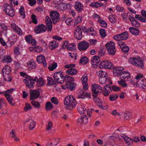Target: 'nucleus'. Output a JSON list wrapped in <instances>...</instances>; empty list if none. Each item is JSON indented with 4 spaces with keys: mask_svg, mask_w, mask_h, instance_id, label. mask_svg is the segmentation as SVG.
<instances>
[{
    "mask_svg": "<svg viewBox=\"0 0 146 146\" xmlns=\"http://www.w3.org/2000/svg\"><path fill=\"white\" fill-rule=\"evenodd\" d=\"M121 137L123 138L127 146H132L133 145V140L132 139L125 135H123Z\"/></svg>",
    "mask_w": 146,
    "mask_h": 146,
    "instance_id": "23",
    "label": "nucleus"
},
{
    "mask_svg": "<svg viewBox=\"0 0 146 146\" xmlns=\"http://www.w3.org/2000/svg\"><path fill=\"white\" fill-rule=\"evenodd\" d=\"M19 12L21 16H23V18H25V14L24 9L23 7L21 6L20 7L19 9Z\"/></svg>",
    "mask_w": 146,
    "mask_h": 146,
    "instance_id": "40",
    "label": "nucleus"
},
{
    "mask_svg": "<svg viewBox=\"0 0 146 146\" xmlns=\"http://www.w3.org/2000/svg\"><path fill=\"white\" fill-rule=\"evenodd\" d=\"M48 84L50 85L51 84H55V82L53 79L50 77H48L47 78Z\"/></svg>",
    "mask_w": 146,
    "mask_h": 146,
    "instance_id": "47",
    "label": "nucleus"
},
{
    "mask_svg": "<svg viewBox=\"0 0 146 146\" xmlns=\"http://www.w3.org/2000/svg\"><path fill=\"white\" fill-rule=\"evenodd\" d=\"M25 39L27 42L29 44L31 42V40L32 38L31 35H28L25 36Z\"/></svg>",
    "mask_w": 146,
    "mask_h": 146,
    "instance_id": "53",
    "label": "nucleus"
},
{
    "mask_svg": "<svg viewBox=\"0 0 146 146\" xmlns=\"http://www.w3.org/2000/svg\"><path fill=\"white\" fill-rule=\"evenodd\" d=\"M97 75L100 77H101L106 76L108 75V74L106 72L101 70L98 71L97 73Z\"/></svg>",
    "mask_w": 146,
    "mask_h": 146,
    "instance_id": "36",
    "label": "nucleus"
},
{
    "mask_svg": "<svg viewBox=\"0 0 146 146\" xmlns=\"http://www.w3.org/2000/svg\"><path fill=\"white\" fill-rule=\"evenodd\" d=\"M12 70L11 68L9 66H6L4 67L2 70V73L3 74H10Z\"/></svg>",
    "mask_w": 146,
    "mask_h": 146,
    "instance_id": "26",
    "label": "nucleus"
},
{
    "mask_svg": "<svg viewBox=\"0 0 146 146\" xmlns=\"http://www.w3.org/2000/svg\"><path fill=\"white\" fill-rule=\"evenodd\" d=\"M82 21V17L80 16H78L75 20L74 25H75L79 23Z\"/></svg>",
    "mask_w": 146,
    "mask_h": 146,
    "instance_id": "59",
    "label": "nucleus"
},
{
    "mask_svg": "<svg viewBox=\"0 0 146 146\" xmlns=\"http://www.w3.org/2000/svg\"><path fill=\"white\" fill-rule=\"evenodd\" d=\"M130 63L132 64L138 66L139 68L143 69L144 67L143 61L140 58H131L129 59Z\"/></svg>",
    "mask_w": 146,
    "mask_h": 146,
    "instance_id": "2",
    "label": "nucleus"
},
{
    "mask_svg": "<svg viewBox=\"0 0 146 146\" xmlns=\"http://www.w3.org/2000/svg\"><path fill=\"white\" fill-rule=\"evenodd\" d=\"M35 123L34 121H33L32 122H31L29 125V129L31 130H33L35 126Z\"/></svg>",
    "mask_w": 146,
    "mask_h": 146,
    "instance_id": "56",
    "label": "nucleus"
},
{
    "mask_svg": "<svg viewBox=\"0 0 146 146\" xmlns=\"http://www.w3.org/2000/svg\"><path fill=\"white\" fill-rule=\"evenodd\" d=\"M50 100L51 102L54 104V105H57L58 104V99L56 97H53Z\"/></svg>",
    "mask_w": 146,
    "mask_h": 146,
    "instance_id": "45",
    "label": "nucleus"
},
{
    "mask_svg": "<svg viewBox=\"0 0 146 146\" xmlns=\"http://www.w3.org/2000/svg\"><path fill=\"white\" fill-rule=\"evenodd\" d=\"M35 51L37 52H40L42 50V48L40 46L34 47Z\"/></svg>",
    "mask_w": 146,
    "mask_h": 146,
    "instance_id": "58",
    "label": "nucleus"
},
{
    "mask_svg": "<svg viewBox=\"0 0 146 146\" xmlns=\"http://www.w3.org/2000/svg\"><path fill=\"white\" fill-rule=\"evenodd\" d=\"M31 18L33 20V23L35 24H37L38 22L36 19L35 15L34 14H32L31 16Z\"/></svg>",
    "mask_w": 146,
    "mask_h": 146,
    "instance_id": "55",
    "label": "nucleus"
},
{
    "mask_svg": "<svg viewBox=\"0 0 146 146\" xmlns=\"http://www.w3.org/2000/svg\"><path fill=\"white\" fill-rule=\"evenodd\" d=\"M89 47V44L85 41L80 42L78 45V49L81 51H84L87 49Z\"/></svg>",
    "mask_w": 146,
    "mask_h": 146,
    "instance_id": "11",
    "label": "nucleus"
},
{
    "mask_svg": "<svg viewBox=\"0 0 146 146\" xmlns=\"http://www.w3.org/2000/svg\"><path fill=\"white\" fill-rule=\"evenodd\" d=\"M108 18L110 21L111 23H114L116 21V20L115 17L112 15L109 16Z\"/></svg>",
    "mask_w": 146,
    "mask_h": 146,
    "instance_id": "54",
    "label": "nucleus"
},
{
    "mask_svg": "<svg viewBox=\"0 0 146 146\" xmlns=\"http://www.w3.org/2000/svg\"><path fill=\"white\" fill-rule=\"evenodd\" d=\"M137 86L140 88H142L143 89H146V82L145 83L143 80H138L136 82Z\"/></svg>",
    "mask_w": 146,
    "mask_h": 146,
    "instance_id": "25",
    "label": "nucleus"
},
{
    "mask_svg": "<svg viewBox=\"0 0 146 146\" xmlns=\"http://www.w3.org/2000/svg\"><path fill=\"white\" fill-rule=\"evenodd\" d=\"M64 77L61 72H57L54 74V78L55 81L60 84H62L64 82Z\"/></svg>",
    "mask_w": 146,
    "mask_h": 146,
    "instance_id": "6",
    "label": "nucleus"
},
{
    "mask_svg": "<svg viewBox=\"0 0 146 146\" xmlns=\"http://www.w3.org/2000/svg\"><path fill=\"white\" fill-rule=\"evenodd\" d=\"M88 61V58L86 56H84L81 59L80 62L84 64H86Z\"/></svg>",
    "mask_w": 146,
    "mask_h": 146,
    "instance_id": "38",
    "label": "nucleus"
},
{
    "mask_svg": "<svg viewBox=\"0 0 146 146\" xmlns=\"http://www.w3.org/2000/svg\"><path fill=\"white\" fill-rule=\"evenodd\" d=\"M124 68L121 67H115L113 69V73L114 75L115 76H117L121 75L123 71Z\"/></svg>",
    "mask_w": 146,
    "mask_h": 146,
    "instance_id": "18",
    "label": "nucleus"
},
{
    "mask_svg": "<svg viewBox=\"0 0 146 146\" xmlns=\"http://www.w3.org/2000/svg\"><path fill=\"white\" fill-rule=\"evenodd\" d=\"M37 61L39 63H42L45 68L47 67V64L44 57L42 55L38 56L37 57Z\"/></svg>",
    "mask_w": 146,
    "mask_h": 146,
    "instance_id": "20",
    "label": "nucleus"
},
{
    "mask_svg": "<svg viewBox=\"0 0 146 146\" xmlns=\"http://www.w3.org/2000/svg\"><path fill=\"white\" fill-rule=\"evenodd\" d=\"M58 43L56 41L51 42L49 44V47L51 50H53L56 48L58 46Z\"/></svg>",
    "mask_w": 146,
    "mask_h": 146,
    "instance_id": "28",
    "label": "nucleus"
},
{
    "mask_svg": "<svg viewBox=\"0 0 146 146\" xmlns=\"http://www.w3.org/2000/svg\"><path fill=\"white\" fill-rule=\"evenodd\" d=\"M73 20L72 19L69 18L67 19L66 21V23L68 25H71L72 23H73Z\"/></svg>",
    "mask_w": 146,
    "mask_h": 146,
    "instance_id": "63",
    "label": "nucleus"
},
{
    "mask_svg": "<svg viewBox=\"0 0 146 146\" xmlns=\"http://www.w3.org/2000/svg\"><path fill=\"white\" fill-rule=\"evenodd\" d=\"M129 30L130 33L133 35L137 36L139 34V31L137 29L133 27H130Z\"/></svg>",
    "mask_w": 146,
    "mask_h": 146,
    "instance_id": "27",
    "label": "nucleus"
},
{
    "mask_svg": "<svg viewBox=\"0 0 146 146\" xmlns=\"http://www.w3.org/2000/svg\"><path fill=\"white\" fill-rule=\"evenodd\" d=\"M12 6L7 3L4 4L3 6L4 11L7 15L11 17H13L15 14V10L12 8Z\"/></svg>",
    "mask_w": 146,
    "mask_h": 146,
    "instance_id": "3",
    "label": "nucleus"
},
{
    "mask_svg": "<svg viewBox=\"0 0 146 146\" xmlns=\"http://www.w3.org/2000/svg\"><path fill=\"white\" fill-rule=\"evenodd\" d=\"M45 107L46 110H49L53 108L54 106L51 102H47L46 104Z\"/></svg>",
    "mask_w": 146,
    "mask_h": 146,
    "instance_id": "42",
    "label": "nucleus"
},
{
    "mask_svg": "<svg viewBox=\"0 0 146 146\" xmlns=\"http://www.w3.org/2000/svg\"><path fill=\"white\" fill-rule=\"evenodd\" d=\"M77 72V70L76 69L73 68H70L66 71L67 74L72 75H76Z\"/></svg>",
    "mask_w": 146,
    "mask_h": 146,
    "instance_id": "29",
    "label": "nucleus"
},
{
    "mask_svg": "<svg viewBox=\"0 0 146 146\" xmlns=\"http://www.w3.org/2000/svg\"><path fill=\"white\" fill-rule=\"evenodd\" d=\"M28 66L30 70L32 69L35 68L36 67L35 63L33 61H30Z\"/></svg>",
    "mask_w": 146,
    "mask_h": 146,
    "instance_id": "34",
    "label": "nucleus"
},
{
    "mask_svg": "<svg viewBox=\"0 0 146 146\" xmlns=\"http://www.w3.org/2000/svg\"><path fill=\"white\" fill-rule=\"evenodd\" d=\"M76 86V84L75 83L73 82L70 81L66 82L65 85V86L66 87V88L70 90H74L75 89Z\"/></svg>",
    "mask_w": 146,
    "mask_h": 146,
    "instance_id": "21",
    "label": "nucleus"
},
{
    "mask_svg": "<svg viewBox=\"0 0 146 146\" xmlns=\"http://www.w3.org/2000/svg\"><path fill=\"white\" fill-rule=\"evenodd\" d=\"M92 91L93 93L92 96L94 98H96L98 94L100 92L98 90V87L100 88L101 92H102V88L100 85L96 84H93L92 85Z\"/></svg>",
    "mask_w": 146,
    "mask_h": 146,
    "instance_id": "10",
    "label": "nucleus"
},
{
    "mask_svg": "<svg viewBox=\"0 0 146 146\" xmlns=\"http://www.w3.org/2000/svg\"><path fill=\"white\" fill-rule=\"evenodd\" d=\"M74 7L78 13H80L83 10L84 6L81 3L76 2L75 3Z\"/></svg>",
    "mask_w": 146,
    "mask_h": 146,
    "instance_id": "22",
    "label": "nucleus"
},
{
    "mask_svg": "<svg viewBox=\"0 0 146 146\" xmlns=\"http://www.w3.org/2000/svg\"><path fill=\"white\" fill-rule=\"evenodd\" d=\"M124 118L125 119H130L131 118V113L128 111H126L124 113Z\"/></svg>",
    "mask_w": 146,
    "mask_h": 146,
    "instance_id": "37",
    "label": "nucleus"
},
{
    "mask_svg": "<svg viewBox=\"0 0 146 146\" xmlns=\"http://www.w3.org/2000/svg\"><path fill=\"white\" fill-rule=\"evenodd\" d=\"M35 82H37L36 86L38 87H41L43 86L45 84V82L43 81V78L40 77L39 79H37L36 80Z\"/></svg>",
    "mask_w": 146,
    "mask_h": 146,
    "instance_id": "30",
    "label": "nucleus"
},
{
    "mask_svg": "<svg viewBox=\"0 0 146 146\" xmlns=\"http://www.w3.org/2000/svg\"><path fill=\"white\" fill-rule=\"evenodd\" d=\"M121 49L122 51L125 52H127L129 50V48L126 45L123 47Z\"/></svg>",
    "mask_w": 146,
    "mask_h": 146,
    "instance_id": "60",
    "label": "nucleus"
},
{
    "mask_svg": "<svg viewBox=\"0 0 146 146\" xmlns=\"http://www.w3.org/2000/svg\"><path fill=\"white\" fill-rule=\"evenodd\" d=\"M64 81L66 82L70 81L73 82L74 81V79L73 77L68 75H66L64 77Z\"/></svg>",
    "mask_w": 146,
    "mask_h": 146,
    "instance_id": "35",
    "label": "nucleus"
},
{
    "mask_svg": "<svg viewBox=\"0 0 146 146\" xmlns=\"http://www.w3.org/2000/svg\"><path fill=\"white\" fill-rule=\"evenodd\" d=\"M26 77V78L23 80L24 83L26 84V86L29 88H33L34 83L36 80L37 79V77L36 76L34 79L31 76H27Z\"/></svg>",
    "mask_w": 146,
    "mask_h": 146,
    "instance_id": "5",
    "label": "nucleus"
},
{
    "mask_svg": "<svg viewBox=\"0 0 146 146\" xmlns=\"http://www.w3.org/2000/svg\"><path fill=\"white\" fill-rule=\"evenodd\" d=\"M130 78V74L128 71H124L121 74L120 76L121 79L122 78L125 79L126 78Z\"/></svg>",
    "mask_w": 146,
    "mask_h": 146,
    "instance_id": "31",
    "label": "nucleus"
},
{
    "mask_svg": "<svg viewBox=\"0 0 146 146\" xmlns=\"http://www.w3.org/2000/svg\"><path fill=\"white\" fill-rule=\"evenodd\" d=\"M45 21L48 31H50L52 29V22L51 19L49 16H47L46 17Z\"/></svg>",
    "mask_w": 146,
    "mask_h": 146,
    "instance_id": "17",
    "label": "nucleus"
},
{
    "mask_svg": "<svg viewBox=\"0 0 146 146\" xmlns=\"http://www.w3.org/2000/svg\"><path fill=\"white\" fill-rule=\"evenodd\" d=\"M100 61V58L98 56H95L91 58V64L94 68H96L98 65Z\"/></svg>",
    "mask_w": 146,
    "mask_h": 146,
    "instance_id": "16",
    "label": "nucleus"
},
{
    "mask_svg": "<svg viewBox=\"0 0 146 146\" xmlns=\"http://www.w3.org/2000/svg\"><path fill=\"white\" fill-rule=\"evenodd\" d=\"M14 53L16 55H18L20 54L19 51V48L18 46L15 47L14 48Z\"/></svg>",
    "mask_w": 146,
    "mask_h": 146,
    "instance_id": "62",
    "label": "nucleus"
},
{
    "mask_svg": "<svg viewBox=\"0 0 146 146\" xmlns=\"http://www.w3.org/2000/svg\"><path fill=\"white\" fill-rule=\"evenodd\" d=\"M99 81L100 83L101 84H105L106 83L107 81L110 82L111 84H112V82L111 81L110 79L109 78H108V75L105 76L100 77Z\"/></svg>",
    "mask_w": 146,
    "mask_h": 146,
    "instance_id": "24",
    "label": "nucleus"
},
{
    "mask_svg": "<svg viewBox=\"0 0 146 146\" xmlns=\"http://www.w3.org/2000/svg\"><path fill=\"white\" fill-rule=\"evenodd\" d=\"M88 118L86 115L81 116V117L78 118L77 120V123L78 125H80L83 123L86 124L88 122Z\"/></svg>",
    "mask_w": 146,
    "mask_h": 146,
    "instance_id": "14",
    "label": "nucleus"
},
{
    "mask_svg": "<svg viewBox=\"0 0 146 146\" xmlns=\"http://www.w3.org/2000/svg\"><path fill=\"white\" fill-rule=\"evenodd\" d=\"M129 19L131 22L132 25L134 27H139L140 26L139 23L136 21L134 17L131 15H129Z\"/></svg>",
    "mask_w": 146,
    "mask_h": 146,
    "instance_id": "19",
    "label": "nucleus"
},
{
    "mask_svg": "<svg viewBox=\"0 0 146 146\" xmlns=\"http://www.w3.org/2000/svg\"><path fill=\"white\" fill-rule=\"evenodd\" d=\"M6 105V101L4 99L1 98L0 99V109L1 108L3 105Z\"/></svg>",
    "mask_w": 146,
    "mask_h": 146,
    "instance_id": "61",
    "label": "nucleus"
},
{
    "mask_svg": "<svg viewBox=\"0 0 146 146\" xmlns=\"http://www.w3.org/2000/svg\"><path fill=\"white\" fill-rule=\"evenodd\" d=\"M106 46L108 51V54L112 56L115 55L116 52L114 43L110 41L106 44Z\"/></svg>",
    "mask_w": 146,
    "mask_h": 146,
    "instance_id": "4",
    "label": "nucleus"
},
{
    "mask_svg": "<svg viewBox=\"0 0 146 146\" xmlns=\"http://www.w3.org/2000/svg\"><path fill=\"white\" fill-rule=\"evenodd\" d=\"M50 15L54 24H55L57 22L60 21V19L59 14L58 12L54 11H52L50 12Z\"/></svg>",
    "mask_w": 146,
    "mask_h": 146,
    "instance_id": "9",
    "label": "nucleus"
},
{
    "mask_svg": "<svg viewBox=\"0 0 146 146\" xmlns=\"http://www.w3.org/2000/svg\"><path fill=\"white\" fill-rule=\"evenodd\" d=\"M102 5H103V4L101 2H98L96 1L91 3L90 4V6L93 7L98 8Z\"/></svg>",
    "mask_w": 146,
    "mask_h": 146,
    "instance_id": "32",
    "label": "nucleus"
},
{
    "mask_svg": "<svg viewBox=\"0 0 146 146\" xmlns=\"http://www.w3.org/2000/svg\"><path fill=\"white\" fill-rule=\"evenodd\" d=\"M10 74H3L4 79L5 81L9 82H10L11 81V78L10 76Z\"/></svg>",
    "mask_w": 146,
    "mask_h": 146,
    "instance_id": "39",
    "label": "nucleus"
},
{
    "mask_svg": "<svg viewBox=\"0 0 146 146\" xmlns=\"http://www.w3.org/2000/svg\"><path fill=\"white\" fill-rule=\"evenodd\" d=\"M3 62L9 63L11 62V58L10 56H8L4 57L3 60Z\"/></svg>",
    "mask_w": 146,
    "mask_h": 146,
    "instance_id": "41",
    "label": "nucleus"
},
{
    "mask_svg": "<svg viewBox=\"0 0 146 146\" xmlns=\"http://www.w3.org/2000/svg\"><path fill=\"white\" fill-rule=\"evenodd\" d=\"M99 33L101 35V37L103 38H104L106 36V31L105 29H100L99 30Z\"/></svg>",
    "mask_w": 146,
    "mask_h": 146,
    "instance_id": "43",
    "label": "nucleus"
},
{
    "mask_svg": "<svg viewBox=\"0 0 146 146\" xmlns=\"http://www.w3.org/2000/svg\"><path fill=\"white\" fill-rule=\"evenodd\" d=\"M47 29H48L46 26H45L43 24H41L36 27L34 31L37 33H39L45 31Z\"/></svg>",
    "mask_w": 146,
    "mask_h": 146,
    "instance_id": "15",
    "label": "nucleus"
},
{
    "mask_svg": "<svg viewBox=\"0 0 146 146\" xmlns=\"http://www.w3.org/2000/svg\"><path fill=\"white\" fill-rule=\"evenodd\" d=\"M74 37L78 40H80L83 37L81 27L78 26L74 29Z\"/></svg>",
    "mask_w": 146,
    "mask_h": 146,
    "instance_id": "8",
    "label": "nucleus"
},
{
    "mask_svg": "<svg viewBox=\"0 0 146 146\" xmlns=\"http://www.w3.org/2000/svg\"><path fill=\"white\" fill-rule=\"evenodd\" d=\"M30 100H34L38 98L40 96V93L39 91L36 90H30Z\"/></svg>",
    "mask_w": 146,
    "mask_h": 146,
    "instance_id": "12",
    "label": "nucleus"
},
{
    "mask_svg": "<svg viewBox=\"0 0 146 146\" xmlns=\"http://www.w3.org/2000/svg\"><path fill=\"white\" fill-rule=\"evenodd\" d=\"M129 37L128 32H124L122 33L114 35L113 38L117 41H121L127 39Z\"/></svg>",
    "mask_w": 146,
    "mask_h": 146,
    "instance_id": "7",
    "label": "nucleus"
},
{
    "mask_svg": "<svg viewBox=\"0 0 146 146\" xmlns=\"http://www.w3.org/2000/svg\"><path fill=\"white\" fill-rule=\"evenodd\" d=\"M64 104L67 105V107L68 110H72L74 108L76 104L75 100L72 96H68L65 98Z\"/></svg>",
    "mask_w": 146,
    "mask_h": 146,
    "instance_id": "1",
    "label": "nucleus"
},
{
    "mask_svg": "<svg viewBox=\"0 0 146 146\" xmlns=\"http://www.w3.org/2000/svg\"><path fill=\"white\" fill-rule=\"evenodd\" d=\"M57 63L54 62L51 65H50L48 67L49 70L50 71H52L57 67Z\"/></svg>",
    "mask_w": 146,
    "mask_h": 146,
    "instance_id": "44",
    "label": "nucleus"
},
{
    "mask_svg": "<svg viewBox=\"0 0 146 146\" xmlns=\"http://www.w3.org/2000/svg\"><path fill=\"white\" fill-rule=\"evenodd\" d=\"M118 97V95L115 94H112L110 95L109 98L111 101H114L116 100Z\"/></svg>",
    "mask_w": 146,
    "mask_h": 146,
    "instance_id": "46",
    "label": "nucleus"
},
{
    "mask_svg": "<svg viewBox=\"0 0 146 146\" xmlns=\"http://www.w3.org/2000/svg\"><path fill=\"white\" fill-rule=\"evenodd\" d=\"M105 49H101L98 51V54L100 56H102L105 54Z\"/></svg>",
    "mask_w": 146,
    "mask_h": 146,
    "instance_id": "64",
    "label": "nucleus"
},
{
    "mask_svg": "<svg viewBox=\"0 0 146 146\" xmlns=\"http://www.w3.org/2000/svg\"><path fill=\"white\" fill-rule=\"evenodd\" d=\"M81 80L82 84L84 83H87L88 80L87 76L86 74H85L82 77Z\"/></svg>",
    "mask_w": 146,
    "mask_h": 146,
    "instance_id": "49",
    "label": "nucleus"
},
{
    "mask_svg": "<svg viewBox=\"0 0 146 146\" xmlns=\"http://www.w3.org/2000/svg\"><path fill=\"white\" fill-rule=\"evenodd\" d=\"M98 21L100 23L101 26L102 27H107L106 23L104 20L99 19Z\"/></svg>",
    "mask_w": 146,
    "mask_h": 146,
    "instance_id": "51",
    "label": "nucleus"
},
{
    "mask_svg": "<svg viewBox=\"0 0 146 146\" xmlns=\"http://www.w3.org/2000/svg\"><path fill=\"white\" fill-rule=\"evenodd\" d=\"M117 83L119 84L120 85L123 87H125L127 86V84L125 82H124L123 80L118 81Z\"/></svg>",
    "mask_w": 146,
    "mask_h": 146,
    "instance_id": "50",
    "label": "nucleus"
},
{
    "mask_svg": "<svg viewBox=\"0 0 146 146\" xmlns=\"http://www.w3.org/2000/svg\"><path fill=\"white\" fill-rule=\"evenodd\" d=\"M32 105L36 108H39L40 106L39 104L35 101H33L31 102Z\"/></svg>",
    "mask_w": 146,
    "mask_h": 146,
    "instance_id": "48",
    "label": "nucleus"
},
{
    "mask_svg": "<svg viewBox=\"0 0 146 146\" xmlns=\"http://www.w3.org/2000/svg\"><path fill=\"white\" fill-rule=\"evenodd\" d=\"M112 64L108 60L104 61L100 63L99 67L100 68L111 69L112 68Z\"/></svg>",
    "mask_w": 146,
    "mask_h": 146,
    "instance_id": "13",
    "label": "nucleus"
},
{
    "mask_svg": "<svg viewBox=\"0 0 146 146\" xmlns=\"http://www.w3.org/2000/svg\"><path fill=\"white\" fill-rule=\"evenodd\" d=\"M5 96L9 103L13 105V104L12 103L13 101V98L8 93H6L5 94Z\"/></svg>",
    "mask_w": 146,
    "mask_h": 146,
    "instance_id": "33",
    "label": "nucleus"
},
{
    "mask_svg": "<svg viewBox=\"0 0 146 146\" xmlns=\"http://www.w3.org/2000/svg\"><path fill=\"white\" fill-rule=\"evenodd\" d=\"M53 125L52 122L49 121L46 127V129L47 131L51 130L52 127Z\"/></svg>",
    "mask_w": 146,
    "mask_h": 146,
    "instance_id": "52",
    "label": "nucleus"
},
{
    "mask_svg": "<svg viewBox=\"0 0 146 146\" xmlns=\"http://www.w3.org/2000/svg\"><path fill=\"white\" fill-rule=\"evenodd\" d=\"M117 44L120 48H121L125 46L126 45L125 43L121 41H118Z\"/></svg>",
    "mask_w": 146,
    "mask_h": 146,
    "instance_id": "57",
    "label": "nucleus"
}]
</instances>
